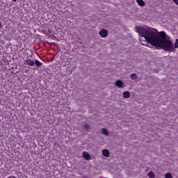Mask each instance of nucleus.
<instances>
[{
  "instance_id": "20e7f679",
  "label": "nucleus",
  "mask_w": 178,
  "mask_h": 178,
  "mask_svg": "<svg viewBox=\"0 0 178 178\" xmlns=\"http://www.w3.org/2000/svg\"><path fill=\"white\" fill-rule=\"evenodd\" d=\"M83 158H84V159H86V161H90V159H91V155H90V154H88V152H83Z\"/></svg>"
},
{
  "instance_id": "1a4fd4ad",
  "label": "nucleus",
  "mask_w": 178,
  "mask_h": 178,
  "mask_svg": "<svg viewBox=\"0 0 178 178\" xmlns=\"http://www.w3.org/2000/svg\"><path fill=\"white\" fill-rule=\"evenodd\" d=\"M102 134H104V136H109V131H108V129L103 128L102 129Z\"/></svg>"
},
{
  "instance_id": "f3484780",
  "label": "nucleus",
  "mask_w": 178,
  "mask_h": 178,
  "mask_svg": "<svg viewBox=\"0 0 178 178\" xmlns=\"http://www.w3.org/2000/svg\"><path fill=\"white\" fill-rule=\"evenodd\" d=\"M13 2H16V1H17V0H12Z\"/></svg>"
},
{
  "instance_id": "39448f33",
  "label": "nucleus",
  "mask_w": 178,
  "mask_h": 178,
  "mask_svg": "<svg viewBox=\"0 0 178 178\" xmlns=\"http://www.w3.org/2000/svg\"><path fill=\"white\" fill-rule=\"evenodd\" d=\"M24 63H26V65H29V66H34V61L31 59L25 60Z\"/></svg>"
},
{
  "instance_id": "423d86ee",
  "label": "nucleus",
  "mask_w": 178,
  "mask_h": 178,
  "mask_svg": "<svg viewBox=\"0 0 178 178\" xmlns=\"http://www.w3.org/2000/svg\"><path fill=\"white\" fill-rule=\"evenodd\" d=\"M115 86H117V87H119V88H122L123 87V81L120 80L116 81Z\"/></svg>"
},
{
  "instance_id": "ddd939ff",
  "label": "nucleus",
  "mask_w": 178,
  "mask_h": 178,
  "mask_svg": "<svg viewBox=\"0 0 178 178\" xmlns=\"http://www.w3.org/2000/svg\"><path fill=\"white\" fill-rule=\"evenodd\" d=\"M131 79L132 80H136V79H137V74H136V73L131 74Z\"/></svg>"
},
{
  "instance_id": "f8f14e48",
  "label": "nucleus",
  "mask_w": 178,
  "mask_h": 178,
  "mask_svg": "<svg viewBox=\"0 0 178 178\" xmlns=\"http://www.w3.org/2000/svg\"><path fill=\"white\" fill-rule=\"evenodd\" d=\"M147 176L149 178H155V174L152 171L149 172Z\"/></svg>"
},
{
  "instance_id": "9b49d317",
  "label": "nucleus",
  "mask_w": 178,
  "mask_h": 178,
  "mask_svg": "<svg viewBox=\"0 0 178 178\" xmlns=\"http://www.w3.org/2000/svg\"><path fill=\"white\" fill-rule=\"evenodd\" d=\"M124 98H129L130 97V92L129 91H125L123 93Z\"/></svg>"
},
{
  "instance_id": "0eeeda50",
  "label": "nucleus",
  "mask_w": 178,
  "mask_h": 178,
  "mask_svg": "<svg viewBox=\"0 0 178 178\" xmlns=\"http://www.w3.org/2000/svg\"><path fill=\"white\" fill-rule=\"evenodd\" d=\"M136 2L140 6H145V2L143 0H136Z\"/></svg>"
},
{
  "instance_id": "9d476101",
  "label": "nucleus",
  "mask_w": 178,
  "mask_h": 178,
  "mask_svg": "<svg viewBox=\"0 0 178 178\" xmlns=\"http://www.w3.org/2000/svg\"><path fill=\"white\" fill-rule=\"evenodd\" d=\"M83 128L86 129V130H87L88 131H90L91 130V126H90V124H85L83 125Z\"/></svg>"
},
{
  "instance_id": "f257e3e1",
  "label": "nucleus",
  "mask_w": 178,
  "mask_h": 178,
  "mask_svg": "<svg viewBox=\"0 0 178 178\" xmlns=\"http://www.w3.org/2000/svg\"><path fill=\"white\" fill-rule=\"evenodd\" d=\"M136 30L140 37H144L147 42L155 47L156 49H163V51L173 52L175 48L178 47V39L175 40L174 45L172 40H170V37L167 35L165 31H160L156 33L154 31L144 29L141 26H136Z\"/></svg>"
},
{
  "instance_id": "2eb2a0df",
  "label": "nucleus",
  "mask_w": 178,
  "mask_h": 178,
  "mask_svg": "<svg viewBox=\"0 0 178 178\" xmlns=\"http://www.w3.org/2000/svg\"><path fill=\"white\" fill-rule=\"evenodd\" d=\"M173 2H175V3H176V5L178 6V0H172Z\"/></svg>"
},
{
  "instance_id": "4468645a",
  "label": "nucleus",
  "mask_w": 178,
  "mask_h": 178,
  "mask_svg": "<svg viewBox=\"0 0 178 178\" xmlns=\"http://www.w3.org/2000/svg\"><path fill=\"white\" fill-rule=\"evenodd\" d=\"M165 178H173V176L172 175V173L168 172L165 175Z\"/></svg>"
},
{
  "instance_id": "6e6552de",
  "label": "nucleus",
  "mask_w": 178,
  "mask_h": 178,
  "mask_svg": "<svg viewBox=\"0 0 178 178\" xmlns=\"http://www.w3.org/2000/svg\"><path fill=\"white\" fill-rule=\"evenodd\" d=\"M34 65H35L37 67H40V66H42V63L40 62L38 60H35L34 62Z\"/></svg>"
},
{
  "instance_id": "dca6fc26",
  "label": "nucleus",
  "mask_w": 178,
  "mask_h": 178,
  "mask_svg": "<svg viewBox=\"0 0 178 178\" xmlns=\"http://www.w3.org/2000/svg\"><path fill=\"white\" fill-rule=\"evenodd\" d=\"M0 29H2V24L0 22Z\"/></svg>"
},
{
  "instance_id": "f03ea898",
  "label": "nucleus",
  "mask_w": 178,
  "mask_h": 178,
  "mask_svg": "<svg viewBox=\"0 0 178 178\" xmlns=\"http://www.w3.org/2000/svg\"><path fill=\"white\" fill-rule=\"evenodd\" d=\"M99 35H101V37H102L103 38H105L106 37H108V31H106V29H102L99 32Z\"/></svg>"
},
{
  "instance_id": "7ed1b4c3",
  "label": "nucleus",
  "mask_w": 178,
  "mask_h": 178,
  "mask_svg": "<svg viewBox=\"0 0 178 178\" xmlns=\"http://www.w3.org/2000/svg\"><path fill=\"white\" fill-rule=\"evenodd\" d=\"M102 155L106 156V158H109V156H111V153L109 152V150L104 149L102 150Z\"/></svg>"
},
{
  "instance_id": "a211bd4d",
  "label": "nucleus",
  "mask_w": 178,
  "mask_h": 178,
  "mask_svg": "<svg viewBox=\"0 0 178 178\" xmlns=\"http://www.w3.org/2000/svg\"><path fill=\"white\" fill-rule=\"evenodd\" d=\"M83 178H88V177H84Z\"/></svg>"
}]
</instances>
